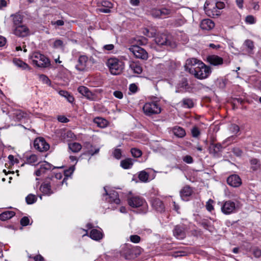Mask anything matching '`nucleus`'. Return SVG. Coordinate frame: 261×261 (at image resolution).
I'll list each match as a JSON object with an SVG mask.
<instances>
[{
  "instance_id": "nucleus-48",
  "label": "nucleus",
  "mask_w": 261,
  "mask_h": 261,
  "mask_svg": "<svg viewBox=\"0 0 261 261\" xmlns=\"http://www.w3.org/2000/svg\"><path fill=\"white\" fill-rule=\"evenodd\" d=\"M130 152L132 155L135 158H139L142 154L141 150L136 148H132Z\"/></svg>"
},
{
  "instance_id": "nucleus-19",
  "label": "nucleus",
  "mask_w": 261,
  "mask_h": 261,
  "mask_svg": "<svg viewBox=\"0 0 261 261\" xmlns=\"http://www.w3.org/2000/svg\"><path fill=\"white\" fill-rule=\"evenodd\" d=\"M106 195L109 196L108 201L111 203H114L117 204H119L120 203V200L119 198L118 193L115 191H111L108 193L106 189L105 188Z\"/></svg>"
},
{
  "instance_id": "nucleus-28",
  "label": "nucleus",
  "mask_w": 261,
  "mask_h": 261,
  "mask_svg": "<svg viewBox=\"0 0 261 261\" xmlns=\"http://www.w3.org/2000/svg\"><path fill=\"white\" fill-rule=\"evenodd\" d=\"M89 236L94 240L99 241L102 238L103 234L100 230L93 229L91 230Z\"/></svg>"
},
{
  "instance_id": "nucleus-15",
  "label": "nucleus",
  "mask_w": 261,
  "mask_h": 261,
  "mask_svg": "<svg viewBox=\"0 0 261 261\" xmlns=\"http://www.w3.org/2000/svg\"><path fill=\"white\" fill-rule=\"evenodd\" d=\"M24 16L19 12L12 14L10 16V20L12 23V29L15 28L23 23Z\"/></svg>"
},
{
  "instance_id": "nucleus-29",
  "label": "nucleus",
  "mask_w": 261,
  "mask_h": 261,
  "mask_svg": "<svg viewBox=\"0 0 261 261\" xmlns=\"http://www.w3.org/2000/svg\"><path fill=\"white\" fill-rule=\"evenodd\" d=\"M133 164L134 162L131 158H126L120 162V166L124 169H130Z\"/></svg>"
},
{
  "instance_id": "nucleus-6",
  "label": "nucleus",
  "mask_w": 261,
  "mask_h": 261,
  "mask_svg": "<svg viewBox=\"0 0 261 261\" xmlns=\"http://www.w3.org/2000/svg\"><path fill=\"white\" fill-rule=\"evenodd\" d=\"M200 66H203L202 62L195 58H191L186 60L185 67L187 71L192 74Z\"/></svg>"
},
{
  "instance_id": "nucleus-64",
  "label": "nucleus",
  "mask_w": 261,
  "mask_h": 261,
  "mask_svg": "<svg viewBox=\"0 0 261 261\" xmlns=\"http://www.w3.org/2000/svg\"><path fill=\"white\" fill-rule=\"evenodd\" d=\"M30 258H33L35 261H43L44 258L40 254L36 255L34 256H30Z\"/></svg>"
},
{
  "instance_id": "nucleus-31",
  "label": "nucleus",
  "mask_w": 261,
  "mask_h": 261,
  "mask_svg": "<svg viewBox=\"0 0 261 261\" xmlns=\"http://www.w3.org/2000/svg\"><path fill=\"white\" fill-rule=\"evenodd\" d=\"M173 133L175 136L178 138H183L186 135L185 129L180 126H175L173 128Z\"/></svg>"
},
{
  "instance_id": "nucleus-5",
  "label": "nucleus",
  "mask_w": 261,
  "mask_h": 261,
  "mask_svg": "<svg viewBox=\"0 0 261 261\" xmlns=\"http://www.w3.org/2000/svg\"><path fill=\"white\" fill-rule=\"evenodd\" d=\"M143 110L144 114L148 116L154 114H159L161 112V108L158 101H150L146 102Z\"/></svg>"
},
{
  "instance_id": "nucleus-9",
  "label": "nucleus",
  "mask_w": 261,
  "mask_h": 261,
  "mask_svg": "<svg viewBox=\"0 0 261 261\" xmlns=\"http://www.w3.org/2000/svg\"><path fill=\"white\" fill-rule=\"evenodd\" d=\"M129 50L137 58L146 60L148 58V53L139 45H133L129 48Z\"/></svg>"
},
{
  "instance_id": "nucleus-39",
  "label": "nucleus",
  "mask_w": 261,
  "mask_h": 261,
  "mask_svg": "<svg viewBox=\"0 0 261 261\" xmlns=\"http://www.w3.org/2000/svg\"><path fill=\"white\" fill-rule=\"evenodd\" d=\"M138 249L137 247L136 248H129L126 247L123 249V253L125 254V257L126 259H130L132 257V254L135 249Z\"/></svg>"
},
{
  "instance_id": "nucleus-26",
  "label": "nucleus",
  "mask_w": 261,
  "mask_h": 261,
  "mask_svg": "<svg viewBox=\"0 0 261 261\" xmlns=\"http://www.w3.org/2000/svg\"><path fill=\"white\" fill-rule=\"evenodd\" d=\"M51 185V187L53 190L56 191L57 189L60 188L64 184L67 185V183L65 182V179H62V180H55L53 177H51L50 181L48 182Z\"/></svg>"
},
{
  "instance_id": "nucleus-18",
  "label": "nucleus",
  "mask_w": 261,
  "mask_h": 261,
  "mask_svg": "<svg viewBox=\"0 0 261 261\" xmlns=\"http://www.w3.org/2000/svg\"><path fill=\"white\" fill-rule=\"evenodd\" d=\"M155 43L160 46H170L171 45V42L168 40V37L166 34H161L158 35L155 38Z\"/></svg>"
},
{
  "instance_id": "nucleus-22",
  "label": "nucleus",
  "mask_w": 261,
  "mask_h": 261,
  "mask_svg": "<svg viewBox=\"0 0 261 261\" xmlns=\"http://www.w3.org/2000/svg\"><path fill=\"white\" fill-rule=\"evenodd\" d=\"M77 91L87 99L91 100L94 99L95 95L86 87L80 86L77 89Z\"/></svg>"
},
{
  "instance_id": "nucleus-46",
  "label": "nucleus",
  "mask_w": 261,
  "mask_h": 261,
  "mask_svg": "<svg viewBox=\"0 0 261 261\" xmlns=\"http://www.w3.org/2000/svg\"><path fill=\"white\" fill-rule=\"evenodd\" d=\"M37 199V198L36 196L35 195L31 194L28 195L25 198L26 202L29 204H32L35 203Z\"/></svg>"
},
{
  "instance_id": "nucleus-8",
  "label": "nucleus",
  "mask_w": 261,
  "mask_h": 261,
  "mask_svg": "<svg viewBox=\"0 0 261 261\" xmlns=\"http://www.w3.org/2000/svg\"><path fill=\"white\" fill-rule=\"evenodd\" d=\"M12 33L18 37L24 38L31 34L30 30L27 24H22L12 29Z\"/></svg>"
},
{
  "instance_id": "nucleus-50",
  "label": "nucleus",
  "mask_w": 261,
  "mask_h": 261,
  "mask_svg": "<svg viewBox=\"0 0 261 261\" xmlns=\"http://www.w3.org/2000/svg\"><path fill=\"white\" fill-rule=\"evenodd\" d=\"M113 155L115 159L117 160L120 159L122 156L121 150L118 148L115 149L113 152Z\"/></svg>"
},
{
  "instance_id": "nucleus-11",
  "label": "nucleus",
  "mask_w": 261,
  "mask_h": 261,
  "mask_svg": "<svg viewBox=\"0 0 261 261\" xmlns=\"http://www.w3.org/2000/svg\"><path fill=\"white\" fill-rule=\"evenodd\" d=\"M97 11L104 13H109L111 12V9L113 7V4L107 0H99L97 2Z\"/></svg>"
},
{
  "instance_id": "nucleus-52",
  "label": "nucleus",
  "mask_w": 261,
  "mask_h": 261,
  "mask_svg": "<svg viewBox=\"0 0 261 261\" xmlns=\"http://www.w3.org/2000/svg\"><path fill=\"white\" fill-rule=\"evenodd\" d=\"M214 201L213 200L210 199L206 203V208L208 212H212L214 210L213 203Z\"/></svg>"
},
{
  "instance_id": "nucleus-23",
  "label": "nucleus",
  "mask_w": 261,
  "mask_h": 261,
  "mask_svg": "<svg viewBox=\"0 0 261 261\" xmlns=\"http://www.w3.org/2000/svg\"><path fill=\"white\" fill-rule=\"evenodd\" d=\"M215 27V23L210 19H203L200 23V28L203 30L209 31Z\"/></svg>"
},
{
  "instance_id": "nucleus-49",
  "label": "nucleus",
  "mask_w": 261,
  "mask_h": 261,
  "mask_svg": "<svg viewBox=\"0 0 261 261\" xmlns=\"http://www.w3.org/2000/svg\"><path fill=\"white\" fill-rule=\"evenodd\" d=\"M136 40L138 44V45H144L148 42V39L144 37H137Z\"/></svg>"
},
{
  "instance_id": "nucleus-7",
  "label": "nucleus",
  "mask_w": 261,
  "mask_h": 261,
  "mask_svg": "<svg viewBox=\"0 0 261 261\" xmlns=\"http://www.w3.org/2000/svg\"><path fill=\"white\" fill-rule=\"evenodd\" d=\"M203 66L198 67L196 71L192 75L199 80H203L207 78L211 73V69L209 66H206L203 63Z\"/></svg>"
},
{
  "instance_id": "nucleus-32",
  "label": "nucleus",
  "mask_w": 261,
  "mask_h": 261,
  "mask_svg": "<svg viewBox=\"0 0 261 261\" xmlns=\"http://www.w3.org/2000/svg\"><path fill=\"white\" fill-rule=\"evenodd\" d=\"M130 69L135 73L140 74L142 71V68L138 62H132L129 64Z\"/></svg>"
},
{
  "instance_id": "nucleus-55",
  "label": "nucleus",
  "mask_w": 261,
  "mask_h": 261,
  "mask_svg": "<svg viewBox=\"0 0 261 261\" xmlns=\"http://www.w3.org/2000/svg\"><path fill=\"white\" fill-rule=\"evenodd\" d=\"M151 15L154 18H161L160 9H154L151 11Z\"/></svg>"
},
{
  "instance_id": "nucleus-40",
  "label": "nucleus",
  "mask_w": 261,
  "mask_h": 261,
  "mask_svg": "<svg viewBox=\"0 0 261 261\" xmlns=\"http://www.w3.org/2000/svg\"><path fill=\"white\" fill-rule=\"evenodd\" d=\"M25 115L26 113L20 110H16L13 113L14 117L18 121L21 120Z\"/></svg>"
},
{
  "instance_id": "nucleus-21",
  "label": "nucleus",
  "mask_w": 261,
  "mask_h": 261,
  "mask_svg": "<svg viewBox=\"0 0 261 261\" xmlns=\"http://www.w3.org/2000/svg\"><path fill=\"white\" fill-rule=\"evenodd\" d=\"M152 207L157 212L162 213L165 211V205L160 199L153 198L151 202Z\"/></svg>"
},
{
  "instance_id": "nucleus-42",
  "label": "nucleus",
  "mask_w": 261,
  "mask_h": 261,
  "mask_svg": "<svg viewBox=\"0 0 261 261\" xmlns=\"http://www.w3.org/2000/svg\"><path fill=\"white\" fill-rule=\"evenodd\" d=\"M161 18H166L172 13V10L165 7L160 9Z\"/></svg>"
},
{
  "instance_id": "nucleus-51",
  "label": "nucleus",
  "mask_w": 261,
  "mask_h": 261,
  "mask_svg": "<svg viewBox=\"0 0 261 261\" xmlns=\"http://www.w3.org/2000/svg\"><path fill=\"white\" fill-rule=\"evenodd\" d=\"M191 134L193 137L197 138L200 135V132L197 126H194L191 129Z\"/></svg>"
},
{
  "instance_id": "nucleus-27",
  "label": "nucleus",
  "mask_w": 261,
  "mask_h": 261,
  "mask_svg": "<svg viewBox=\"0 0 261 261\" xmlns=\"http://www.w3.org/2000/svg\"><path fill=\"white\" fill-rule=\"evenodd\" d=\"M199 224L203 227L204 229L208 230L209 231H213L214 229L213 225L211 223L210 221L208 219H202L199 222Z\"/></svg>"
},
{
  "instance_id": "nucleus-33",
  "label": "nucleus",
  "mask_w": 261,
  "mask_h": 261,
  "mask_svg": "<svg viewBox=\"0 0 261 261\" xmlns=\"http://www.w3.org/2000/svg\"><path fill=\"white\" fill-rule=\"evenodd\" d=\"M15 215V213L11 211H6L0 214V220L6 221L11 219Z\"/></svg>"
},
{
  "instance_id": "nucleus-3",
  "label": "nucleus",
  "mask_w": 261,
  "mask_h": 261,
  "mask_svg": "<svg viewBox=\"0 0 261 261\" xmlns=\"http://www.w3.org/2000/svg\"><path fill=\"white\" fill-rule=\"evenodd\" d=\"M128 205L133 208H139L142 213H146L148 211V204L146 201L139 196H132L127 199Z\"/></svg>"
},
{
  "instance_id": "nucleus-36",
  "label": "nucleus",
  "mask_w": 261,
  "mask_h": 261,
  "mask_svg": "<svg viewBox=\"0 0 261 261\" xmlns=\"http://www.w3.org/2000/svg\"><path fill=\"white\" fill-rule=\"evenodd\" d=\"M244 45L248 49L249 53L253 54V50L254 48V42L250 39L246 40L244 42Z\"/></svg>"
},
{
  "instance_id": "nucleus-61",
  "label": "nucleus",
  "mask_w": 261,
  "mask_h": 261,
  "mask_svg": "<svg viewBox=\"0 0 261 261\" xmlns=\"http://www.w3.org/2000/svg\"><path fill=\"white\" fill-rule=\"evenodd\" d=\"M232 152L237 156H241L243 154V151L238 147L233 148Z\"/></svg>"
},
{
  "instance_id": "nucleus-56",
  "label": "nucleus",
  "mask_w": 261,
  "mask_h": 261,
  "mask_svg": "<svg viewBox=\"0 0 261 261\" xmlns=\"http://www.w3.org/2000/svg\"><path fill=\"white\" fill-rule=\"evenodd\" d=\"M130 241L134 243H138L141 241V238L138 235H131L129 237Z\"/></svg>"
},
{
  "instance_id": "nucleus-57",
  "label": "nucleus",
  "mask_w": 261,
  "mask_h": 261,
  "mask_svg": "<svg viewBox=\"0 0 261 261\" xmlns=\"http://www.w3.org/2000/svg\"><path fill=\"white\" fill-rule=\"evenodd\" d=\"M20 224L23 226H25L30 224V219L29 217H23L20 221Z\"/></svg>"
},
{
  "instance_id": "nucleus-13",
  "label": "nucleus",
  "mask_w": 261,
  "mask_h": 261,
  "mask_svg": "<svg viewBox=\"0 0 261 261\" xmlns=\"http://www.w3.org/2000/svg\"><path fill=\"white\" fill-rule=\"evenodd\" d=\"M186 230L187 227L185 225L183 224L177 225L173 230V235L177 239H183L186 236Z\"/></svg>"
},
{
  "instance_id": "nucleus-63",
  "label": "nucleus",
  "mask_w": 261,
  "mask_h": 261,
  "mask_svg": "<svg viewBox=\"0 0 261 261\" xmlns=\"http://www.w3.org/2000/svg\"><path fill=\"white\" fill-rule=\"evenodd\" d=\"M253 255L255 257L259 258L261 257V250L258 248H255L253 251Z\"/></svg>"
},
{
  "instance_id": "nucleus-58",
  "label": "nucleus",
  "mask_w": 261,
  "mask_h": 261,
  "mask_svg": "<svg viewBox=\"0 0 261 261\" xmlns=\"http://www.w3.org/2000/svg\"><path fill=\"white\" fill-rule=\"evenodd\" d=\"M143 33L148 37H154V32H151L150 29H145L143 31Z\"/></svg>"
},
{
  "instance_id": "nucleus-25",
  "label": "nucleus",
  "mask_w": 261,
  "mask_h": 261,
  "mask_svg": "<svg viewBox=\"0 0 261 261\" xmlns=\"http://www.w3.org/2000/svg\"><path fill=\"white\" fill-rule=\"evenodd\" d=\"M40 190L44 195H50L54 193L51 185L48 182H43L40 187Z\"/></svg>"
},
{
  "instance_id": "nucleus-34",
  "label": "nucleus",
  "mask_w": 261,
  "mask_h": 261,
  "mask_svg": "<svg viewBox=\"0 0 261 261\" xmlns=\"http://www.w3.org/2000/svg\"><path fill=\"white\" fill-rule=\"evenodd\" d=\"M58 93L61 96L64 97L69 102L73 103L74 101V97L68 92L65 90H60Z\"/></svg>"
},
{
  "instance_id": "nucleus-4",
  "label": "nucleus",
  "mask_w": 261,
  "mask_h": 261,
  "mask_svg": "<svg viewBox=\"0 0 261 261\" xmlns=\"http://www.w3.org/2000/svg\"><path fill=\"white\" fill-rule=\"evenodd\" d=\"M33 64L38 67H47L50 65L49 59L39 52H35L30 56Z\"/></svg>"
},
{
  "instance_id": "nucleus-24",
  "label": "nucleus",
  "mask_w": 261,
  "mask_h": 261,
  "mask_svg": "<svg viewBox=\"0 0 261 261\" xmlns=\"http://www.w3.org/2000/svg\"><path fill=\"white\" fill-rule=\"evenodd\" d=\"M193 191L189 186L184 187L180 191V195L183 200H188V198L191 196Z\"/></svg>"
},
{
  "instance_id": "nucleus-1",
  "label": "nucleus",
  "mask_w": 261,
  "mask_h": 261,
  "mask_svg": "<svg viewBox=\"0 0 261 261\" xmlns=\"http://www.w3.org/2000/svg\"><path fill=\"white\" fill-rule=\"evenodd\" d=\"M225 4L217 0H208L204 4V11L207 15L211 17L219 16L221 10L224 8Z\"/></svg>"
},
{
  "instance_id": "nucleus-37",
  "label": "nucleus",
  "mask_w": 261,
  "mask_h": 261,
  "mask_svg": "<svg viewBox=\"0 0 261 261\" xmlns=\"http://www.w3.org/2000/svg\"><path fill=\"white\" fill-rule=\"evenodd\" d=\"M94 122L97 124L98 127L101 128L105 127L108 125V121L106 119L100 117L95 118L94 120Z\"/></svg>"
},
{
  "instance_id": "nucleus-14",
  "label": "nucleus",
  "mask_w": 261,
  "mask_h": 261,
  "mask_svg": "<svg viewBox=\"0 0 261 261\" xmlns=\"http://www.w3.org/2000/svg\"><path fill=\"white\" fill-rule=\"evenodd\" d=\"M39 165V168L35 172V175L37 176L43 175L53 169V165L46 161L40 162Z\"/></svg>"
},
{
  "instance_id": "nucleus-47",
  "label": "nucleus",
  "mask_w": 261,
  "mask_h": 261,
  "mask_svg": "<svg viewBox=\"0 0 261 261\" xmlns=\"http://www.w3.org/2000/svg\"><path fill=\"white\" fill-rule=\"evenodd\" d=\"M13 62L16 65H17L18 67L22 68V69H25L29 67L27 64L20 60L15 59L13 60Z\"/></svg>"
},
{
  "instance_id": "nucleus-43",
  "label": "nucleus",
  "mask_w": 261,
  "mask_h": 261,
  "mask_svg": "<svg viewBox=\"0 0 261 261\" xmlns=\"http://www.w3.org/2000/svg\"><path fill=\"white\" fill-rule=\"evenodd\" d=\"M74 167L72 166L70 167L68 169L64 170V177L63 179H65V182H66V181L68 178L71 176L74 170Z\"/></svg>"
},
{
  "instance_id": "nucleus-41",
  "label": "nucleus",
  "mask_w": 261,
  "mask_h": 261,
  "mask_svg": "<svg viewBox=\"0 0 261 261\" xmlns=\"http://www.w3.org/2000/svg\"><path fill=\"white\" fill-rule=\"evenodd\" d=\"M38 156L36 154H31L29 156H26L25 162L29 164H33L37 162Z\"/></svg>"
},
{
  "instance_id": "nucleus-45",
  "label": "nucleus",
  "mask_w": 261,
  "mask_h": 261,
  "mask_svg": "<svg viewBox=\"0 0 261 261\" xmlns=\"http://www.w3.org/2000/svg\"><path fill=\"white\" fill-rule=\"evenodd\" d=\"M138 177L141 181L147 182L148 180L149 174L146 171H142L140 172Z\"/></svg>"
},
{
  "instance_id": "nucleus-59",
  "label": "nucleus",
  "mask_w": 261,
  "mask_h": 261,
  "mask_svg": "<svg viewBox=\"0 0 261 261\" xmlns=\"http://www.w3.org/2000/svg\"><path fill=\"white\" fill-rule=\"evenodd\" d=\"M53 46L56 48L62 47L63 46V42L61 40H56L54 43Z\"/></svg>"
},
{
  "instance_id": "nucleus-35",
  "label": "nucleus",
  "mask_w": 261,
  "mask_h": 261,
  "mask_svg": "<svg viewBox=\"0 0 261 261\" xmlns=\"http://www.w3.org/2000/svg\"><path fill=\"white\" fill-rule=\"evenodd\" d=\"M251 165V169L253 171H256L260 167V164L259 161L255 158L251 159L250 160Z\"/></svg>"
},
{
  "instance_id": "nucleus-38",
  "label": "nucleus",
  "mask_w": 261,
  "mask_h": 261,
  "mask_svg": "<svg viewBox=\"0 0 261 261\" xmlns=\"http://www.w3.org/2000/svg\"><path fill=\"white\" fill-rule=\"evenodd\" d=\"M69 148L73 152H78L82 149V145L81 144L76 142L70 143L68 144Z\"/></svg>"
},
{
  "instance_id": "nucleus-20",
  "label": "nucleus",
  "mask_w": 261,
  "mask_h": 261,
  "mask_svg": "<svg viewBox=\"0 0 261 261\" xmlns=\"http://www.w3.org/2000/svg\"><path fill=\"white\" fill-rule=\"evenodd\" d=\"M207 62L211 65L218 66L223 64V59L217 55H210L207 57Z\"/></svg>"
},
{
  "instance_id": "nucleus-30",
  "label": "nucleus",
  "mask_w": 261,
  "mask_h": 261,
  "mask_svg": "<svg viewBox=\"0 0 261 261\" xmlns=\"http://www.w3.org/2000/svg\"><path fill=\"white\" fill-rule=\"evenodd\" d=\"M181 106L184 108L191 109L194 107L193 99L190 98H185L180 102Z\"/></svg>"
},
{
  "instance_id": "nucleus-12",
  "label": "nucleus",
  "mask_w": 261,
  "mask_h": 261,
  "mask_svg": "<svg viewBox=\"0 0 261 261\" xmlns=\"http://www.w3.org/2000/svg\"><path fill=\"white\" fill-rule=\"evenodd\" d=\"M88 57L86 55H81L78 58L75 68L79 71H86L88 69Z\"/></svg>"
},
{
  "instance_id": "nucleus-16",
  "label": "nucleus",
  "mask_w": 261,
  "mask_h": 261,
  "mask_svg": "<svg viewBox=\"0 0 261 261\" xmlns=\"http://www.w3.org/2000/svg\"><path fill=\"white\" fill-rule=\"evenodd\" d=\"M236 210V204L230 200L225 201L222 207L221 211L225 215H229L234 212Z\"/></svg>"
},
{
  "instance_id": "nucleus-10",
  "label": "nucleus",
  "mask_w": 261,
  "mask_h": 261,
  "mask_svg": "<svg viewBox=\"0 0 261 261\" xmlns=\"http://www.w3.org/2000/svg\"><path fill=\"white\" fill-rule=\"evenodd\" d=\"M35 148L40 152L47 151L49 148V145L42 137L37 138L34 142Z\"/></svg>"
},
{
  "instance_id": "nucleus-53",
  "label": "nucleus",
  "mask_w": 261,
  "mask_h": 261,
  "mask_svg": "<svg viewBox=\"0 0 261 261\" xmlns=\"http://www.w3.org/2000/svg\"><path fill=\"white\" fill-rule=\"evenodd\" d=\"M39 79L43 83L46 84L48 86H50L51 81L46 75L42 74L40 75Z\"/></svg>"
},
{
  "instance_id": "nucleus-44",
  "label": "nucleus",
  "mask_w": 261,
  "mask_h": 261,
  "mask_svg": "<svg viewBox=\"0 0 261 261\" xmlns=\"http://www.w3.org/2000/svg\"><path fill=\"white\" fill-rule=\"evenodd\" d=\"M178 88H182L183 90L187 91L190 88L188 81L186 79L183 78L178 84Z\"/></svg>"
},
{
  "instance_id": "nucleus-2",
  "label": "nucleus",
  "mask_w": 261,
  "mask_h": 261,
  "mask_svg": "<svg viewBox=\"0 0 261 261\" xmlns=\"http://www.w3.org/2000/svg\"><path fill=\"white\" fill-rule=\"evenodd\" d=\"M106 64L110 72L113 75L120 74L124 67V62L115 58L109 59L106 62Z\"/></svg>"
},
{
  "instance_id": "nucleus-60",
  "label": "nucleus",
  "mask_w": 261,
  "mask_h": 261,
  "mask_svg": "<svg viewBox=\"0 0 261 261\" xmlns=\"http://www.w3.org/2000/svg\"><path fill=\"white\" fill-rule=\"evenodd\" d=\"M182 160L184 162L187 164H191L193 162L192 157L189 155H187L182 158Z\"/></svg>"
},
{
  "instance_id": "nucleus-54",
  "label": "nucleus",
  "mask_w": 261,
  "mask_h": 261,
  "mask_svg": "<svg viewBox=\"0 0 261 261\" xmlns=\"http://www.w3.org/2000/svg\"><path fill=\"white\" fill-rule=\"evenodd\" d=\"M245 22L248 24H254L256 22V19L253 15H248L246 17Z\"/></svg>"
},
{
  "instance_id": "nucleus-62",
  "label": "nucleus",
  "mask_w": 261,
  "mask_h": 261,
  "mask_svg": "<svg viewBox=\"0 0 261 261\" xmlns=\"http://www.w3.org/2000/svg\"><path fill=\"white\" fill-rule=\"evenodd\" d=\"M230 130L233 133H238L240 131L239 126L235 124H232L230 126Z\"/></svg>"
},
{
  "instance_id": "nucleus-17",
  "label": "nucleus",
  "mask_w": 261,
  "mask_h": 261,
  "mask_svg": "<svg viewBox=\"0 0 261 261\" xmlns=\"http://www.w3.org/2000/svg\"><path fill=\"white\" fill-rule=\"evenodd\" d=\"M227 184L233 187H239L242 184V180L237 174L230 175L227 179Z\"/></svg>"
}]
</instances>
